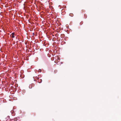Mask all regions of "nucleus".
<instances>
[{
  "label": "nucleus",
  "instance_id": "39448f33",
  "mask_svg": "<svg viewBox=\"0 0 121 121\" xmlns=\"http://www.w3.org/2000/svg\"><path fill=\"white\" fill-rule=\"evenodd\" d=\"M42 81V79H40V82H39V83L41 82V81Z\"/></svg>",
  "mask_w": 121,
  "mask_h": 121
},
{
  "label": "nucleus",
  "instance_id": "f03ea898",
  "mask_svg": "<svg viewBox=\"0 0 121 121\" xmlns=\"http://www.w3.org/2000/svg\"><path fill=\"white\" fill-rule=\"evenodd\" d=\"M17 118H15L14 119V121H17Z\"/></svg>",
  "mask_w": 121,
  "mask_h": 121
},
{
  "label": "nucleus",
  "instance_id": "f257e3e1",
  "mask_svg": "<svg viewBox=\"0 0 121 121\" xmlns=\"http://www.w3.org/2000/svg\"><path fill=\"white\" fill-rule=\"evenodd\" d=\"M15 34L14 33H13L11 34L10 35V37L12 38H14L15 37L14 35Z\"/></svg>",
  "mask_w": 121,
  "mask_h": 121
},
{
  "label": "nucleus",
  "instance_id": "7ed1b4c3",
  "mask_svg": "<svg viewBox=\"0 0 121 121\" xmlns=\"http://www.w3.org/2000/svg\"><path fill=\"white\" fill-rule=\"evenodd\" d=\"M32 87V85H30V86H29V88H31Z\"/></svg>",
  "mask_w": 121,
  "mask_h": 121
},
{
  "label": "nucleus",
  "instance_id": "20e7f679",
  "mask_svg": "<svg viewBox=\"0 0 121 121\" xmlns=\"http://www.w3.org/2000/svg\"><path fill=\"white\" fill-rule=\"evenodd\" d=\"M41 71V69H39V71L40 72Z\"/></svg>",
  "mask_w": 121,
  "mask_h": 121
},
{
  "label": "nucleus",
  "instance_id": "423d86ee",
  "mask_svg": "<svg viewBox=\"0 0 121 121\" xmlns=\"http://www.w3.org/2000/svg\"><path fill=\"white\" fill-rule=\"evenodd\" d=\"M57 61H55V63H57Z\"/></svg>",
  "mask_w": 121,
  "mask_h": 121
}]
</instances>
